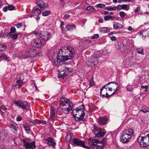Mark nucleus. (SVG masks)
I'll return each mask as SVG.
<instances>
[{
  "mask_svg": "<svg viewBox=\"0 0 149 149\" xmlns=\"http://www.w3.org/2000/svg\"><path fill=\"white\" fill-rule=\"evenodd\" d=\"M71 135H71L70 134H67V136L65 137L67 141H69L71 140L72 139Z\"/></svg>",
  "mask_w": 149,
  "mask_h": 149,
  "instance_id": "35",
  "label": "nucleus"
},
{
  "mask_svg": "<svg viewBox=\"0 0 149 149\" xmlns=\"http://www.w3.org/2000/svg\"><path fill=\"white\" fill-rule=\"evenodd\" d=\"M109 31V29L107 27H103L100 29V31L102 33H107Z\"/></svg>",
  "mask_w": 149,
  "mask_h": 149,
  "instance_id": "31",
  "label": "nucleus"
},
{
  "mask_svg": "<svg viewBox=\"0 0 149 149\" xmlns=\"http://www.w3.org/2000/svg\"><path fill=\"white\" fill-rule=\"evenodd\" d=\"M83 105H82L73 110L72 113L73 117L75 118L76 120L80 121L84 120L85 113Z\"/></svg>",
  "mask_w": 149,
  "mask_h": 149,
  "instance_id": "2",
  "label": "nucleus"
},
{
  "mask_svg": "<svg viewBox=\"0 0 149 149\" xmlns=\"http://www.w3.org/2000/svg\"><path fill=\"white\" fill-rule=\"evenodd\" d=\"M88 142L90 146L91 147L94 148L99 143V141L97 139H93L91 138H90L88 139Z\"/></svg>",
  "mask_w": 149,
  "mask_h": 149,
  "instance_id": "15",
  "label": "nucleus"
},
{
  "mask_svg": "<svg viewBox=\"0 0 149 149\" xmlns=\"http://www.w3.org/2000/svg\"><path fill=\"white\" fill-rule=\"evenodd\" d=\"M99 56L95 54L92 56L90 59L87 62V64L88 66L93 67L97 65L99 63L97 58H99Z\"/></svg>",
  "mask_w": 149,
  "mask_h": 149,
  "instance_id": "6",
  "label": "nucleus"
},
{
  "mask_svg": "<svg viewBox=\"0 0 149 149\" xmlns=\"http://www.w3.org/2000/svg\"><path fill=\"white\" fill-rule=\"evenodd\" d=\"M40 123H42L43 125H45L46 124V122L45 120L41 121L40 120Z\"/></svg>",
  "mask_w": 149,
  "mask_h": 149,
  "instance_id": "60",
  "label": "nucleus"
},
{
  "mask_svg": "<svg viewBox=\"0 0 149 149\" xmlns=\"http://www.w3.org/2000/svg\"><path fill=\"white\" fill-rule=\"evenodd\" d=\"M45 140L47 141V143L49 145L52 146L53 148L55 147L56 143L54 141V139L52 138H49L47 139H46Z\"/></svg>",
  "mask_w": 149,
  "mask_h": 149,
  "instance_id": "19",
  "label": "nucleus"
},
{
  "mask_svg": "<svg viewBox=\"0 0 149 149\" xmlns=\"http://www.w3.org/2000/svg\"><path fill=\"white\" fill-rule=\"evenodd\" d=\"M148 86L147 85H145V86H142L141 87V88L142 89H145L146 88H148Z\"/></svg>",
  "mask_w": 149,
  "mask_h": 149,
  "instance_id": "59",
  "label": "nucleus"
},
{
  "mask_svg": "<svg viewBox=\"0 0 149 149\" xmlns=\"http://www.w3.org/2000/svg\"><path fill=\"white\" fill-rule=\"evenodd\" d=\"M29 124L30 126L35 125V123L33 120H30L29 121Z\"/></svg>",
  "mask_w": 149,
  "mask_h": 149,
  "instance_id": "42",
  "label": "nucleus"
},
{
  "mask_svg": "<svg viewBox=\"0 0 149 149\" xmlns=\"http://www.w3.org/2000/svg\"><path fill=\"white\" fill-rule=\"evenodd\" d=\"M106 9L109 11H112L115 10L116 9V6H110L107 7H106Z\"/></svg>",
  "mask_w": 149,
  "mask_h": 149,
  "instance_id": "28",
  "label": "nucleus"
},
{
  "mask_svg": "<svg viewBox=\"0 0 149 149\" xmlns=\"http://www.w3.org/2000/svg\"><path fill=\"white\" fill-rule=\"evenodd\" d=\"M91 41L89 40H84L82 42V43L86 45H89L91 43Z\"/></svg>",
  "mask_w": 149,
  "mask_h": 149,
  "instance_id": "40",
  "label": "nucleus"
},
{
  "mask_svg": "<svg viewBox=\"0 0 149 149\" xmlns=\"http://www.w3.org/2000/svg\"><path fill=\"white\" fill-rule=\"evenodd\" d=\"M105 86L107 87L108 90L110 91H112L113 90L114 91L111 95H114L119 89L120 86L118 84L114 82H111L107 83Z\"/></svg>",
  "mask_w": 149,
  "mask_h": 149,
  "instance_id": "5",
  "label": "nucleus"
},
{
  "mask_svg": "<svg viewBox=\"0 0 149 149\" xmlns=\"http://www.w3.org/2000/svg\"><path fill=\"white\" fill-rule=\"evenodd\" d=\"M99 37V35L97 34H96L94 35L93 36H92L91 39H97Z\"/></svg>",
  "mask_w": 149,
  "mask_h": 149,
  "instance_id": "44",
  "label": "nucleus"
},
{
  "mask_svg": "<svg viewBox=\"0 0 149 149\" xmlns=\"http://www.w3.org/2000/svg\"><path fill=\"white\" fill-rule=\"evenodd\" d=\"M5 58L8 61H10V58L8 57L4 53H2L0 54V58Z\"/></svg>",
  "mask_w": 149,
  "mask_h": 149,
  "instance_id": "25",
  "label": "nucleus"
},
{
  "mask_svg": "<svg viewBox=\"0 0 149 149\" xmlns=\"http://www.w3.org/2000/svg\"><path fill=\"white\" fill-rule=\"evenodd\" d=\"M16 31V29L14 27L12 26L10 29V31L9 33V35H11V34L15 32Z\"/></svg>",
  "mask_w": 149,
  "mask_h": 149,
  "instance_id": "34",
  "label": "nucleus"
},
{
  "mask_svg": "<svg viewBox=\"0 0 149 149\" xmlns=\"http://www.w3.org/2000/svg\"><path fill=\"white\" fill-rule=\"evenodd\" d=\"M29 56H30L31 57H33L39 55L38 51H36L33 48H31L28 51Z\"/></svg>",
  "mask_w": 149,
  "mask_h": 149,
  "instance_id": "14",
  "label": "nucleus"
},
{
  "mask_svg": "<svg viewBox=\"0 0 149 149\" xmlns=\"http://www.w3.org/2000/svg\"><path fill=\"white\" fill-rule=\"evenodd\" d=\"M122 9H126L127 8V5L126 4H123L121 5Z\"/></svg>",
  "mask_w": 149,
  "mask_h": 149,
  "instance_id": "48",
  "label": "nucleus"
},
{
  "mask_svg": "<svg viewBox=\"0 0 149 149\" xmlns=\"http://www.w3.org/2000/svg\"><path fill=\"white\" fill-rule=\"evenodd\" d=\"M18 128V125L16 124H12L10 125L11 130L15 134L17 133Z\"/></svg>",
  "mask_w": 149,
  "mask_h": 149,
  "instance_id": "17",
  "label": "nucleus"
},
{
  "mask_svg": "<svg viewBox=\"0 0 149 149\" xmlns=\"http://www.w3.org/2000/svg\"><path fill=\"white\" fill-rule=\"evenodd\" d=\"M70 17V15L68 14H65L64 15V17L66 19Z\"/></svg>",
  "mask_w": 149,
  "mask_h": 149,
  "instance_id": "58",
  "label": "nucleus"
},
{
  "mask_svg": "<svg viewBox=\"0 0 149 149\" xmlns=\"http://www.w3.org/2000/svg\"><path fill=\"white\" fill-rule=\"evenodd\" d=\"M8 9V7L6 6L3 7V10L4 12H6L7 11Z\"/></svg>",
  "mask_w": 149,
  "mask_h": 149,
  "instance_id": "55",
  "label": "nucleus"
},
{
  "mask_svg": "<svg viewBox=\"0 0 149 149\" xmlns=\"http://www.w3.org/2000/svg\"><path fill=\"white\" fill-rule=\"evenodd\" d=\"M110 39L112 41H115L117 40V38L115 36H113L110 37Z\"/></svg>",
  "mask_w": 149,
  "mask_h": 149,
  "instance_id": "52",
  "label": "nucleus"
},
{
  "mask_svg": "<svg viewBox=\"0 0 149 149\" xmlns=\"http://www.w3.org/2000/svg\"><path fill=\"white\" fill-rule=\"evenodd\" d=\"M16 84L15 85L16 88H19L21 86V84L22 82L21 80H17L16 81Z\"/></svg>",
  "mask_w": 149,
  "mask_h": 149,
  "instance_id": "29",
  "label": "nucleus"
},
{
  "mask_svg": "<svg viewBox=\"0 0 149 149\" xmlns=\"http://www.w3.org/2000/svg\"><path fill=\"white\" fill-rule=\"evenodd\" d=\"M110 15H106L104 17V20L105 21H107L109 20L110 19Z\"/></svg>",
  "mask_w": 149,
  "mask_h": 149,
  "instance_id": "49",
  "label": "nucleus"
},
{
  "mask_svg": "<svg viewBox=\"0 0 149 149\" xmlns=\"http://www.w3.org/2000/svg\"><path fill=\"white\" fill-rule=\"evenodd\" d=\"M23 25L22 23H19L16 24V26L17 28H21Z\"/></svg>",
  "mask_w": 149,
  "mask_h": 149,
  "instance_id": "47",
  "label": "nucleus"
},
{
  "mask_svg": "<svg viewBox=\"0 0 149 149\" xmlns=\"http://www.w3.org/2000/svg\"><path fill=\"white\" fill-rule=\"evenodd\" d=\"M55 111L53 109L51 110L50 111V116L49 118V120H53L54 118L55 117Z\"/></svg>",
  "mask_w": 149,
  "mask_h": 149,
  "instance_id": "24",
  "label": "nucleus"
},
{
  "mask_svg": "<svg viewBox=\"0 0 149 149\" xmlns=\"http://www.w3.org/2000/svg\"><path fill=\"white\" fill-rule=\"evenodd\" d=\"M41 10L38 8H36L33 9L32 12V14L34 15L38 16L41 13Z\"/></svg>",
  "mask_w": 149,
  "mask_h": 149,
  "instance_id": "21",
  "label": "nucleus"
},
{
  "mask_svg": "<svg viewBox=\"0 0 149 149\" xmlns=\"http://www.w3.org/2000/svg\"><path fill=\"white\" fill-rule=\"evenodd\" d=\"M133 132L132 129L125 130L123 132V134L121 139V142L124 143L128 142L133 136Z\"/></svg>",
  "mask_w": 149,
  "mask_h": 149,
  "instance_id": "3",
  "label": "nucleus"
},
{
  "mask_svg": "<svg viewBox=\"0 0 149 149\" xmlns=\"http://www.w3.org/2000/svg\"><path fill=\"white\" fill-rule=\"evenodd\" d=\"M0 109L3 110H6L7 109L4 105H2L0 106Z\"/></svg>",
  "mask_w": 149,
  "mask_h": 149,
  "instance_id": "50",
  "label": "nucleus"
},
{
  "mask_svg": "<svg viewBox=\"0 0 149 149\" xmlns=\"http://www.w3.org/2000/svg\"><path fill=\"white\" fill-rule=\"evenodd\" d=\"M84 9L87 10L91 12L95 10V8L91 6H88L87 7L84 6Z\"/></svg>",
  "mask_w": 149,
  "mask_h": 149,
  "instance_id": "27",
  "label": "nucleus"
},
{
  "mask_svg": "<svg viewBox=\"0 0 149 149\" xmlns=\"http://www.w3.org/2000/svg\"><path fill=\"white\" fill-rule=\"evenodd\" d=\"M33 120L34 121V122L35 123V125L37 123H40V120H38L36 119Z\"/></svg>",
  "mask_w": 149,
  "mask_h": 149,
  "instance_id": "57",
  "label": "nucleus"
},
{
  "mask_svg": "<svg viewBox=\"0 0 149 149\" xmlns=\"http://www.w3.org/2000/svg\"><path fill=\"white\" fill-rule=\"evenodd\" d=\"M75 51L74 48L70 46H65L62 47L58 52L57 59L54 60L56 64L61 68V71L58 72V77L63 78L67 75L68 73L72 72L71 68L66 66L64 61L72 59L75 56Z\"/></svg>",
  "mask_w": 149,
  "mask_h": 149,
  "instance_id": "1",
  "label": "nucleus"
},
{
  "mask_svg": "<svg viewBox=\"0 0 149 149\" xmlns=\"http://www.w3.org/2000/svg\"><path fill=\"white\" fill-rule=\"evenodd\" d=\"M50 11L46 10L42 12V15L44 16H47L50 14Z\"/></svg>",
  "mask_w": 149,
  "mask_h": 149,
  "instance_id": "32",
  "label": "nucleus"
},
{
  "mask_svg": "<svg viewBox=\"0 0 149 149\" xmlns=\"http://www.w3.org/2000/svg\"><path fill=\"white\" fill-rule=\"evenodd\" d=\"M22 117H21V116H18L17 117L16 120H17V121H21V120H22Z\"/></svg>",
  "mask_w": 149,
  "mask_h": 149,
  "instance_id": "53",
  "label": "nucleus"
},
{
  "mask_svg": "<svg viewBox=\"0 0 149 149\" xmlns=\"http://www.w3.org/2000/svg\"><path fill=\"white\" fill-rule=\"evenodd\" d=\"M108 119L106 117H100L98 119L99 124L102 125H104L107 123Z\"/></svg>",
  "mask_w": 149,
  "mask_h": 149,
  "instance_id": "16",
  "label": "nucleus"
},
{
  "mask_svg": "<svg viewBox=\"0 0 149 149\" xmlns=\"http://www.w3.org/2000/svg\"><path fill=\"white\" fill-rule=\"evenodd\" d=\"M10 35L11 36V38L13 40L16 39L18 37L17 34L16 33L12 35L11 34Z\"/></svg>",
  "mask_w": 149,
  "mask_h": 149,
  "instance_id": "38",
  "label": "nucleus"
},
{
  "mask_svg": "<svg viewBox=\"0 0 149 149\" xmlns=\"http://www.w3.org/2000/svg\"><path fill=\"white\" fill-rule=\"evenodd\" d=\"M121 7V5H118L116 7L117 10H120L122 9Z\"/></svg>",
  "mask_w": 149,
  "mask_h": 149,
  "instance_id": "51",
  "label": "nucleus"
},
{
  "mask_svg": "<svg viewBox=\"0 0 149 149\" xmlns=\"http://www.w3.org/2000/svg\"><path fill=\"white\" fill-rule=\"evenodd\" d=\"M103 19L102 18H100L99 20V22L100 23H102Z\"/></svg>",
  "mask_w": 149,
  "mask_h": 149,
  "instance_id": "63",
  "label": "nucleus"
},
{
  "mask_svg": "<svg viewBox=\"0 0 149 149\" xmlns=\"http://www.w3.org/2000/svg\"><path fill=\"white\" fill-rule=\"evenodd\" d=\"M8 9L10 10H13L14 8V6L13 5L9 6H8Z\"/></svg>",
  "mask_w": 149,
  "mask_h": 149,
  "instance_id": "46",
  "label": "nucleus"
},
{
  "mask_svg": "<svg viewBox=\"0 0 149 149\" xmlns=\"http://www.w3.org/2000/svg\"><path fill=\"white\" fill-rule=\"evenodd\" d=\"M141 146L147 147L149 146V133L145 136H140L138 139Z\"/></svg>",
  "mask_w": 149,
  "mask_h": 149,
  "instance_id": "4",
  "label": "nucleus"
},
{
  "mask_svg": "<svg viewBox=\"0 0 149 149\" xmlns=\"http://www.w3.org/2000/svg\"><path fill=\"white\" fill-rule=\"evenodd\" d=\"M119 15L122 18H123L126 15L125 13L123 11H120L119 13Z\"/></svg>",
  "mask_w": 149,
  "mask_h": 149,
  "instance_id": "41",
  "label": "nucleus"
},
{
  "mask_svg": "<svg viewBox=\"0 0 149 149\" xmlns=\"http://www.w3.org/2000/svg\"><path fill=\"white\" fill-rule=\"evenodd\" d=\"M139 11L140 8L139 7H137V8L134 10V11L135 13H137L139 12Z\"/></svg>",
  "mask_w": 149,
  "mask_h": 149,
  "instance_id": "56",
  "label": "nucleus"
},
{
  "mask_svg": "<svg viewBox=\"0 0 149 149\" xmlns=\"http://www.w3.org/2000/svg\"><path fill=\"white\" fill-rule=\"evenodd\" d=\"M104 147L103 144L99 143L94 148V149H103Z\"/></svg>",
  "mask_w": 149,
  "mask_h": 149,
  "instance_id": "23",
  "label": "nucleus"
},
{
  "mask_svg": "<svg viewBox=\"0 0 149 149\" xmlns=\"http://www.w3.org/2000/svg\"><path fill=\"white\" fill-rule=\"evenodd\" d=\"M113 27L115 29H116L119 28L122 29L124 26L119 22H115L113 24Z\"/></svg>",
  "mask_w": 149,
  "mask_h": 149,
  "instance_id": "20",
  "label": "nucleus"
},
{
  "mask_svg": "<svg viewBox=\"0 0 149 149\" xmlns=\"http://www.w3.org/2000/svg\"><path fill=\"white\" fill-rule=\"evenodd\" d=\"M141 111H142L143 113H147L148 112H149V111H148L147 110H146L145 111H144L143 109H141Z\"/></svg>",
  "mask_w": 149,
  "mask_h": 149,
  "instance_id": "61",
  "label": "nucleus"
},
{
  "mask_svg": "<svg viewBox=\"0 0 149 149\" xmlns=\"http://www.w3.org/2000/svg\"><path fill=\"white\" fill-rule=\"evenodd\" d=\"M23 142L25 149H33L36 148V146L34 141L29 142L24 141Z\"/></svg>",
  "mask_w": 149,
  "mask_h": 149,
  "instance_id": "12",
  "label": "nucleus"
},
{
  "mask_svg": "<svg viewBox=\"0 0 149 149\" xmlns=\"http://www.w3.org/2000/svg\"><path fill=\"white\" fill-rule=\"evenodd\" d=\"M33 33L35 35H38L39 33L38 31H34L33 32Z\"/></svg>",
  "mask_w": 149,
  "mask_h": 149,
  "instance_id": "54",
  "label": "nucleus"
},
{
  "mask_svg": "<svg viewBox=\"0 0 149 149\" xmlns=\"http://www.w3.org/2000/svg\"><path fill=\"white\" fill-rule=\"evenodd\" d=\"M14 103L16 104L19 108L23 110L27 109L29 107V104L26 101H23L21 100L15 101Z\"/></svg>",
  "mask_w": 149,
  "mask_h": 149,
  "instance_id": "7",
  "label": "nucleus"
},
{
  "mask_svg": "<svg viewBox=\"0 0 149 149\" xmlns=\"http://www.w3.org/2000/svg\"><path fill=\"white\" fill-rule=\"evenodd\" d=\"M73 143L77 146H80L86 149H89V147L85 145V142L77 138L73 139Z\"/></svg>",
  "mask_w": 149,
  "mask_h": 149,
  "instance_id": "11",
  "label": "nucleus"
},
{
  "mask_svg": "<svg viewBox=\"0 0 149 149\" xmlns=\"http://www.w3.org/2000/svg\"><path fill=\"white\" fill-rule=\"evenodd\" d=\"M97 132V134H95V136L100 139L101 137H103L106 134V132L105 131H103L100 128L94 126V129L93 130V132Z\"/></svg>",
  "mask_w": 149,
  "mask_h": 149,
  "instance_id": "10",
  "label": "nucleus"
},
{
  "mask_svg": "<svg viewBox=\"0 0 149 149\" xmlns=\"http://www.w3.org/2000/svg\"><path fill=\"white\" fill-rule=\"evenodd\" d=\"M23 127L25 129V131L27 133H29L30 132V130L29 127L26 125H24Z\"/></svg>",
  "mask_w": 149,
  "mask_h": 149,
  "instance_id": "33",
  "label": "nucleus"
},
{
  "mask_svg": "<svg viewBox=\"0 0 149 149\" xmlns=\"http://www.w3.org/2000/svg\"><path fill=\"white\" fill-rule=\"evenodd\" d=\"M75 27V26L74 24L68 25L66 26V28L67 31H71Z\"/></svg>",
  "mask_w": 149,
  "mask_h": 149,
  "instance_id": "26",
  "label": "nucleus"
},
{
  "mask_svg": "<svg viewBox=\"0 0 149 149\" xmlns=\"http://www.w3.org/2000/svg\"><path fill=\"white\" fill-rule=\"evenodd\" d=\"M36 3L41 8H45L48 6L47 3H45L44 2L40 0H37Z\"/></svg>",
  "mask_w": 149,
  "mask_h": 149,
  "instance_id": "18",
  "label": "nucleus"
},
{
  "mask_svg": "<svg viewBox=\"0 0 149 149\" xmlns=\"http://www.w3.org/2000/svg\"><path fill=\"white\" fill-rule=\"evenodd\" d=\"M39 36L41 39L45 41L49 40L52 37V34L50 33L44 31H40Z\"/></svg>",
  "mask_w": 149,
  "mask_h": 149,
  "instance_id": "8",
  "label": "nucleus"
},
{
  "mask_svg": "<svg viewBox=\"0 0 149 149\" xmlns=\"http://www.w3.org/2000/svg\"><path fill=\"white\" fill-rule=\"evenodd\" d=\"M105 6V4L103 3H99L97 5V6L100 8H103Z\"/></svg>",
  "mask_w": 149,
  "mask_h": 149,
  "instance_id": "45",
  "label": "nucleus"
},
{
  "mask_svg": "<svg viewBox=\"0 0 149 149\" xmlns=\"http://www.w3.org/2000/svg\"><path fill=\"white\" fill-rule=\"evenodd\" d=\"M46 43L44 42L42 44L41 40L39 38H37L33 39L31 42V45L35 48H40L42 45L44 46Z\"/></svg>",
  "mask_w": 149,
  "mask_h": 149,
  "instance_id": "9",
  "label": "nucleus"
},
{
  "mask_svg": "<svg viewBox=\"0 0 149 149\" xmlns=\"http://www.w3.org/2000/svg\"><path fill=\"white\" fill-rule=\"evenodd\" d=\"M69 106V107H67L66 108H65L64 107L62 108L61 109V110L63 113H64L65 114H68L70 111L72 110V107L73 105V104L72 102H70L69 101L66 104H63V106Z\"/></svg>",
  "mask_w": 149,
  "mask_h": 149,
  "instance_id": "13",
  "label": "nucleus"
},
{
  "mask_svg": "<svg viewBox=\"0 0 149 149\" xmlns=\"http://www.w3.org/2000/svg\"><path fill=\"white\" fill-rule=\"evenodd\" d=\"M60 101L62 102H65V104L69 102V100L65 99L64 97H63L61 98Z\"/></svg>",
  "mask_w": 149,
  "mask_h": 149,
  "instance_id": "36",
  "label": "nucleus"
},
{
  "mask_svg": "<svg viewBox=\"0 0 149 149\" xmlns=\"http://www.w3.org/2000/svg\"><path fill=\"white\" fill-rule=\"evenodd\" d=\"M89 84L91 86H93L95 85V83L93 79H91L90 80L89 82Z\"/></svg>",
  "mask_w": 149,
  "mask_h": 149,
  "instance_id": "43",
  "label": "nucleus"
},
{
  "mask_svg": "<svg viewBox=\"0 0 149 149\" xmlns=\"http://www.w3.org/2000/svg\"><path fill=\"white\" fill-rule=\"evenodd\" d=\"M6 46L5 45H1L0 46V51L5 50L6 48Z\"/></svg>",
  "mask_w": 149,
  "mask_h": 149,
  "instance_id": "39",
  "label": "nucleus"
},
{
  "mask_svg": "<svg viewBox=\"0 0 149 149\" xmlns=\"http://www.w3.org/2000/svg\"><path fill=\"white\" fill-rule=\"evenodd\" d=\"M105 88L107 90V87L105 86V85L104 86H103L102 87V88L100 89V95L102 97H105L104 94H102V91L103 90V89Z\"/></svg>",
  "mask_w": 149,
  "mask_h": 149,
  "instance_id": "37",
  "label": "nucleus"
},
{
  "mask_svg": "<svg viewBox=\"0 0 149 149\" xmlns=\"http://www.w3.org/2000/svg\"><path fill=\"white\" fill-rule=\"evenodd\" d=\"M118 47L119 50H120L122 52H124L127 49L126 45H124L123 44L120 43L119 44Z\"/></svg>",
  "mask_w": 149,
  "mask_h": 149,
  "instance_id": "22",
  "label": "nucleus"
},
{
  "mask_svg": "<svg viewBox=\"0 0 149 149\" xmlns=\"http://www.w3.org/2000/svg\"><path fill=\"white\" fill-rule=\"evenodd\" d=\"M0 149H6V148L4 146H0Z\"/></svg>",
  "mask_w": 149,
  "mask_h": 149,
  "instance_id": "64",
  "label": "nucleus"
},
{
  "mask_svg": "<svg viewBox=\"0 0 149 149\" xmlns=\"http://www.w3.org/2000/svg\"><path fill=\"white\" fill-rule=\"evenodd\" d=\"M137 52L139 54H141L142 55L144 54L143 49L141 47L136 49Z\"/></svg>",
  "mask_w": 149,
  "mask_h": 149,
  "instance_id": "30",
  "label": "nucleus"
},
{
  "mask_svg": "<svg viewBox=\"0 0 149 149\" xmlns=\"http://www.w3.org/2000/svg\"><path fill=\"white\" fill-rule=\"evenodd\" d=\"M128 29L129 31H131L133 29H132V27H131V26H130L128 27Z\"/></svg>",
  "mask_w": 149,
  "mask_h": 149,
  "instance_id": "62",
  "label": "nucleus"
}]
</instances>
